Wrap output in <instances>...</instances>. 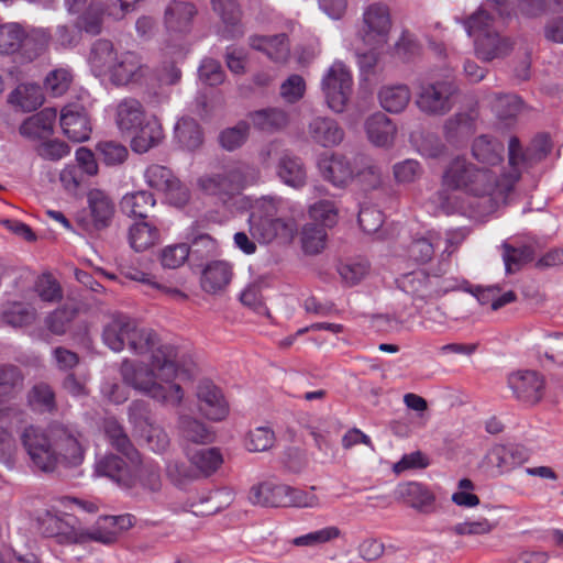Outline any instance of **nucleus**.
<instances>
[{"label": "nucleus", "mask_w": 563, "mask_h": 563, "mask_svg": "<svg viewBox=\"0 0 563 563\" xmlns=\"http://www.w3.org/2000/svg\"><path fill=\"white\" fill-rule=\"evenodd\" d=\"M504 145L487 135L476 137L472 155L481 164L475 165L464 156H456L446 166L442 185L446 189L460 190L475 197H488L494 206L505 203L509 192L520 177V167L529 159L517 137L508 144L509 170L501 166Z\"/></svg>", "instance_id": "1"}, {"label": "nucleus", "mask_w": 563, "mask_h": 563, "mask_svg": "<svg viewBox=\"0 0 563 563\" xmlns=\"http://www.w3.org/2000/svg\"><path fill=\"white\" fill-rule=\"evenodd\" d=\"M126 345L135 355L148 354L150 362L147 365H137L124 360L120 369L124 383L162 405L179 407L185 391L178 382L183 372L178 366L177 349L161 343L153 330L140 328L135 321Z\"/></svg>", "instance_id": "2"}, {"label": "nucleus", "mask_w": 563, "mask_h": 563, "mask_svg": "<svg viewBox=\"0 0 563 563\" xmlns=\"http://www.w3.org/2000/svg\"><path fill=\"white\" fill-rule=\"evenodd\" d=\"M21 442L32 466L41 472H54L60 463L76 466L84 460L80 434L63 424H54L47 431L29 426Z\"/></svg>", "instance_id": "3"}, {"label": "nucleus", "mask_w": 563, "mask_h": 563, "mask_svg": "<svg viewBox=\"0 0 563 563\" xmlns=\"http://www.w3.org/2000/svg\"><path fill=\"white\" fill-rule=\"evenodd\" d=\"M88 63L97 78L115 87L140 84L150 74V67L140 54L118 49L111 41L103 38L92 44Z\"/></svg>", "instance_id": "4"}, {"label": "nucleus", "mask_w": 563, "mask_h": 563, "mask_svg": "<svg viewBox=\"0 0 563 563\" xmlns=\"http://www.w3.org/2000/svg\"><path fill=\"white\" fill-rule=\"evenodd\" d=\"M261 177L260 169L246 163H232L202 174L197 179L199 191L214 203L227 205Z\"/></svg>", "instance_id": "5"}, {"label": "nucleus", "mask_w": 563, "mask_h": 563, "mask_svg": "<svg viewBox=\"0 0 563 563\" xmlns=\"http://www.w3.org/2000/svg\"><path fill=\"white\" fill-rule=\"evenodd\" d=\"M284 205L278 196H262L251 206L249 231L254 240L268 244L274 240L284 243L292 241L297 233V222L292 218H278L277 213Z\"/></svg>", "instance_id": "6"}, {"label": "nucleus", "mask_w": 563, "mask_h": 563, "mask_svg": "<svg viewBox=\"0 0 563 563\" xmlns=\"http://www.w3.org/2000/svg\"><path fill=\"white\" fill-rule=\"evenodd\" d=\"M492 23L493 18L483 9L463 22L467 35L474 37L475 54L485 62L505 57L512 49L510 40L494 31Z\"/></svg>", "instance_id": "7"}, {"label": "nucleus", "mask_w": 563, "mask_h": 563, "mask_svg": "<svg viewBox=\"0 0 563 563\" xmlns=\"http://www.w3.org/2000/svg\"><path fill=\"white\" fill-rule=\"evenodd\" d=\"M455 93L456 86L451 77L433 79L420 86L416 104L423 113L443 115L452 109Z\"/></svg>", "instance_id": "8"}, {"label": "nucleus", "mask_w": 563, "mask_h": 563, "mask_svg": "<svg viewBox=\"0 0 563 563\" xmlns=\"http://www.w3.org/2000/svg\"><path fill=\"white\" fill-rule=\"evenodd\" d=\"M352 85V74L342 62L336 60L328 68L321 80V89L332 111L340 113L345 109Z\"/></svg>", "instance_id": "9"}, {"label": "nucleus", "mask_w": 563, "mask_h": 563, "mask_svg": "<svg viewBox=\"0 0 563 563\" xmlns=\"http://www.w3.org/2000/svg\"><path fill=\"white\" fill-rule=\"evenodd\" d=\"M141 0H100L90 3L80 19V26L90 34L101 32L103 18L114 21L123 20L135 11Z\"/></svg>", "instance_id": "10"}, {"label": "nucleus", "mask_w": 563, "mask_h": 563, "mask_svg": "<svg viewBox=\"0 0 563 563\" xmlns=\"http://www.w3.org/2000/svg\"><path fill=\"white\" fill-rule=\"evenodd\" d=\"M147 412L144 401H133L129 407V420L151 451L163 453L169 446V437L161 426L150 421Z\"/></svg>", "instance_id": "11"}, {"label": "nucleus", "mask_w": 563, "mask_h": 563, "mask_svg": "<svg viewBox=\"0 0 563 563\" xmlns=\"http://www.w3.org/2000/svg\"><path fill=\"white\" fill-rule=\"evenodd\" d=\"M356 155L324 153L317 162L321 177L335 188H346L355 180Z\"/></svg>", "instance_id": "12"}, {"label": "nucleus", "mask_w": 563, "mask_h": 563, "mask_svg": "<svg viewBox=\"0 0 563 563\" xmlns=\"http://www.w3.org/2000/svg\"><path fill=\"white\" fill-rule=\"evenodd\" d=\"M41 532L53 538L58 544H84V527L73 516H57L51 511H46L40 518Z\"/></svg>", "instance_id": "13"}, {"label": "nucleus", "mask_w": 563, "mask_h": 563, "mask_svg": "<svg viewBox=\"0 0 563 563\" xmlns=\"http://www.w3.org/2000/svg\"><path fill=\"white\" fill-rule=\"evenodd\" d=\"M365 24L363 42L366 46L384 48L391 27L390 13L386 4L373 3L363 13Z\"/></svg>", "instance_id": "14"}, {"label": "nucleus", "mask_w": 563, "mask_h": 563, "mask_svg": "<svg viewBox=\"0 0 563 563\" xmlns=\"http://www.w3.org/2000/svg\"><path fill=\"white\" fill-rule=\"evenodd\" d=\"M508 386L519 401L534 406L544 396L545 380L543 375L536 371H517L508 376Z\"/></svg>", "instance_id": "15"}, {"label": "nucleus", "mask_w": 563, "mask_h": 563, "mask_svg": "<svg viewBox=\"0 0 563 563\" xmlns=\"http://www.w3.org/2000/svg\"><path fill=\"white\" fill-rule=\"evenodd\" d=\"M133 523L134 517L129 514L100 517L92 527H84V543L99 542L111 544L117 541L124 530L131 528Z\"/></svg>", "instance_id": "16"}, {"label": "nucleus", "mask_w": 563, "mask_h": 563, "mask_svg": "<svg viewBox=\"0 0 563 563\" xmlns=\"http://www.w3.org/2000/svg\"><path fill=\"white\" fill-rule=\"evenodd\" d=\"M146 184L167 195L176 205H184L188 200V190L183 187L172 170L162 165H151L144 172Z\"/></svg>", "instance_id": "17"}, {"label": "nucleus", "mask_w": 563, "mask_h": 563, "mask_svg": "<svg viewBox=\"0 0 563 563\" xmlns=\"http://www.w3.org/2000/svg\"><path fill=\"white\" fill-rule=\"evenodd\" d=\"M200 415L211 421H221L229 415V404L220 388L209 380L200 382L197 391Z\"/></svg>", "instance_id": "18"}, {"label": "nucleus", "mask_w": 563, "mask_h": 563, "mask_svg": "<svg viewBox=\"0 0 563 563\" xmlns=\"http://www.w3.org/2000/svg\"><path fill=\"white\" fill-rule=\"evenodd\" d=\"M123 461L114 454H108L97 460L95 473L98 476H106L113 481L121 488L130 489L136 486L134 468L139 465Z\"/></svg>", "instance_id": "19"}, {"label": "nucleus", "mask_w": 563, "mask_h": 563, "mask_svg": "<svg viewBox=\"0 0 563 563\" xmlns=\"http://www.w3.org/2000/svg\"><path fill=\"white\" fill-rule=\"evenodd\" d=\"M59 124L64 135L73 142H85L92 132L90 118L80 104H67L60 110Z\"/></svg>", "instance_id": "20"}, {"label": "nucleus", "mask_w": 563, "mask_h": 563, "mask_svg": "<svg viewBox=\"0 0 563 563\" xmlns=\"http://www.w3.org/2000/svg\"><path fill=\"white\" fill-rule=\"evenodd\" d=\"M90 220H80L87 231L101 230L112 221L114 203L111 198L100 189H91L87 195Z\"/></svg>", "instance_id": "21"}, {"label": "nucleus", "mask_w": 563, "mask_h": 563, "mask_svg": "<svg viewBox=\"0 0 563 563\" xmlns=\"http://www.w3.org/2000/svg\"><path fill=\"white\" fill-rule=\"evenodd\" d=\"M525 461L526 456L519 448L498 444L487 452L482 465L493 475H503L520 466Z\"/></svg>", "instance_id": "22"}, {"label": "nucleus", "mask_w": 563, "mask_h": 563, "mask_svg": "<svg viewBox=\"0 0 563 563\" xmlns=\"http://www.w3.org/2000/svg\"><path fill=\"white\" fill-rule=\"evenodd\" d=\"M196 5L188 0H172L164 10V25L169 34H185L191 30L197 15Z\"/></svg>", "instance_id": "23"}, {"label": "nucleus", "mask_w": 563, "mask_h": 563, "mask_svg": "<svg viewBox=\"0 0 563 563\" xmlns=\"http://www.w3.org/2000/svg\"><path fill=\"white\" fill-rule=\"evenodd\" d=\"M437 275L430 276L422 269L413 271L397 278L398 287L416 300L437 299Z\"/></svg>", "instance_id": "24"}, {"label": "nucleus", "mask_w": 563, "mask_h": 563, "mask_svg": "<svg viewBox=\"0 0 563 563\" xmlns=\"http://www.w3.org/2000/svg\"><path fill=\"white\" fill-rule=\"evenodd\" d=\"M311 141L324 148L335 147L344 140V130L332 118L316 117L308 124Z\"/></svg>", "instance_id": "25"}, {"label": "nucleus", "mask_w": 563, "mask_h": 563, "mask_svg": "<svg viewBox=\"0 0 563 563\" xmlns=\"http://www.w3.org/2000/svg\"><path fill=\"white\" fill-rule=\"evenodd\" d=\"M133 319L122 313H113L104 324L102 340L114 352H120L128 343L133 330Z\"/></svg>", "instance_id": "26"}, {"label": "nucleus", "mask_w": 563, "mask_h": 563, "mask_svg": "<svg viewBox=\"0 0 563 563\" xmlns=\"http://www.w3.org/2000/svg\"><path fill=\"white\" fill-rule=\"evenodd\" d=\"M288 485L265 481L251 487L249 499L262 507H285Z\"/></svg>", "instance_id": "27"}, {"label": "nucleus", "mask_w": 563, "mask_h": 563, "mask_svg": "<svg viewBox=\"0 0 563 563\" xmlns=\"http://www.w3.org/2000/svg\"><path fill=\"white\" fill-rule=\"evenodd\" d=\"M365 132L373 145L388 147L394 143L397 128L386 114L376 112L366 119Z\"/></svg>", "instance_id": "28"}, {"label": "nucleus", "mask_w": 563, "mask_h": 563, "mask_svg": "<svg viewBox=\"0 0 563 563\" xmlns=\"http://www.w3.org/2000/svg\"><path fill=\"white\" fill-rule=\"evenodd\" d=\"M114 121L121 132H132L144 123V109L134 98H124L114 107Z\"/></svg>", "instance_id": "29"}, {"label": "nucleus", "mask_w": 563, "mask_h": 563, "mask_svg": "<svg viewBox=\"0 0 563 563\" xmlns=\"http://www.w3.org/2000/svg\"><path fill=\"white\" fill-rule=\"evenodd\" d=\"M186 456L199 478L211 476L223 464V455L218 448L186 449Z\"/></svg>", "instance_id": "30"}, {"label": "nucleus", "mask_w": 563, "mask_h": 563, "mask_svg": "<svg viewBox=\"0 0 563 563\" xmlns=\"http://www.w3.org/2000/svg\"><path fill=\"white\" fill-rule=\"evenodd\" d=\"M277 176L287 186L295 189L307 183V170L302 161L289 153H284L278 161Z\"/></svg>", "instance_id": "31"}, {"label": "nucleus", "mask_w": 563, "mask_h": 563, "mask_svg": "<svg viewBox=\"0 0 563 563\" xmlns=\"http://www.w3.org/2000/svg\"><path fill=\"white\" fill-rule=\"evenodd\" d=\"M56 118L57 111L55 108H44L21 124L20 133L32 139L48 136L53 133Z\"/></svg>", "instance_id": "32"}, {"label": "nucleus", "mask_w": 563, "mask_h": 563, "mask_svg": "<svg viewBox=\"0 0 563 563\" xmlns=\"http://www.w3.org/2000/svg\"><path fill=\"white\" fill-rule=\"evenodd\" d=\"M211 4L225 26L224 37L232 38L243 35V29L240 23L241 10L235 0H211Z\"/></svg>", "instance_id": "33"}, {"label": "nucleus", "mask_w": 563, "mask_h": 563, "mask_svg": "<svg viewBox=\"0 0 563 563\" xmlns=\"http://www.w3.org/2000/svg\"><path fill=\"white\" fill-rule=\"evenodd\" d=\"M103 429L111 445L122 453L132 464L140 462V453L133 446L123 427L113 418H108L103 422Z\"/></svg>", "instance_id": "34"}, {"label": "nucleus", "mask_w": 563, "mask_h": 563, "mask_svg": "<svg viewBox=\"0 0 563 563\" xmlns=\"http://www.w3.org/2000/svg\"><path fill=\"white\" fill-rule=\"evenodd\" d=\"M231 278V265L224 261H213L202 272L201 286L207 292H217L225 288Z\"/></svg>", "instance_id": "35"}, {"label": "nucleus", "mask_w": 563, "mask_h": 563, "mask_svg": "<svg viewBox=\"0 0 563 563\" xmlns=\"http://www.w3.org/2000/svg\"><path fill=\"white\" fill-rule=\"evenodd\" d=\"M250 45L256 51L264 52L274 62H284L289 55V44L286 34L273 36L255 35L250 38Z\"/></svg>", "instance_id": "36"}, {"label": "nucleus", "mask_w": 563, "mask_h": 563, "mask_svg": "<svg viewBox=\"0 0 563 563\" xmlns=\"http://www.w3.org/2000/svg\"><path fill=\"white\" fill-rule=\"evenodd\" d=\"M410 99V89L404 84L383 86L378 91L379 104L384 110L390 113H399L404 111Z\"/></svg>", "instance_id": "37"}, {"label": "nucleus", "mask_w": 563, "mask_h": 563, "mask_svg": "<svg viewBox=\"0 0 563 563\" xmlns=\"http://www.w3.org/2000/svg\"><path fill=\"white\" fill-rule=\"evenodd\" d=\"M355 180L353 184L367 191L377 189L382 185V169L369 157L356 154Z\"/></svg>", "instance_id": "38"}, {"label": "nucleus", "mask_w": 563, "mask_h": 563, "mask_svg": "<svg viewBox=\"0 0 563 563\" xmlns=\"http://www.w3.org/2000/svg\"><path fill=\"white\" fill-rule=\"evenodd\" d=\"M400 495L406 504L421 512H430L433 509L435 496L420 483L411 482L400 486Z\"/></svg>", "instance_id": "39"}, {"label": "nucleus", "mask_w": 563, "mask_h": 563, "mask_svg": "<svg viewBox=\"0 0 563 563\" xmlns=\"http://www.w3.org/2000/svg\"><path fill=\"white\" fill-rule=\"evenodd\" d=\"M139 131L131 141L132 150L136 153H146L157 146L164 139L162 124L156 118L146 121L137 128Z\"/></svg>", "instance_id": "40"}, {"label": "nucleus", "mask_w": 563, "mask_h": 563, "mask_svg": "<svg viewBox=\"0 0 563 563\" xmlns=\"http://www.w3.org/2000/svg\"><path fill=\"white\" fill-rule=\"evenodd\" d=\"M253 126L264 132H275L287 126L289 119L285 110L267 108L253 111L249 114Z\"/></svg>", "instance_id": "41"}, {"label": "nucleus", "mask_w": 563, "mask_h": 563, "mask_svg": "<svg viewBox=\"0 0 563 563\" xmlns=\"http://www.w3.org/2000/svg\"><path fill=\"white\" fill-rule=\"evenodd\" d=\"M177 428L180 438L186 442L206 444L213 440L209 429L201 421L190 416L179 415Z\"/></svg>", "instance_id": "42"}, {"label": "nucleus", "mask_w": 563, "mask_h": 563, "mask_svg": "<svg viewBox=\"0 0 563 563\" xmlns=\"http://www.w3.org/2000/svg\"><path fill=\"white\" fill-rule=\"evenodd\" d=\"M477 114L474 111L459 112L450 118L444 125L445 136L450 142H459L475 132Z\"/></svg>", "instance_id": "43"}, {"label": "nucleus", "mask_w": 563, "mask_h": 563, "mask_svg": "<svg viewBox=\"0 0 563 563\" xmlns=\"http://www.w3.org/2000/svg\"><path fill=\"white\" fill-rule=\"evenodd\" d=\"M24 377L13 365L0 367V401L14 399L23 389Z\"/></svg>", "instance_id": "44"}, {"label": "nucleus", "mask_w": 563, "mask_h": 563, "mask_svg": "<svg viewBox=\"0 0 563 563\" xmlns=\"http://www.w3.org/2000/svg\"><path fill=\"white\" fill-rule=\"evenodd\" d=\"M155 206L152 194L141 190L123 196L120 207L130 217L146 218L147 211Z\"/></svg>", "instance_id": "45"}, {"label": "nucleus", "mask_w": 563, "mask_h": 563, "mask_svg": "<svg viewBox=\"0 0 563 563\" xmlns=\"http://www.w3.org/2000/svg\"><path fill=\"white\" fill-rule=\"evenodd\" d=\"M159 240L156 227L145 221L135 222L129 232V241L132 249L142 252L153 246Z\"/></svg>", "instance_id": "46"}, {"label": "nucleus", "mask_w": 563, "mask_h": 563, "mask_svg": "<svg viewBox=\"0 0 563 563\" xmlns=\"http://www.w3.org/2000/svg\"><path fill=\"white\" fill-rule=\"evenodd\" d=\"M175 137L187 150H196L202 143V132L199 124L190 118H181L175 125Z\"/></svg>", "instance_id": "47"}, {"label": "nucleus", "mask_w": 563, "mask_h": 563, "mask_svg": "<svg viewBox=\"0 0 563 563\" xmlns=\"http://www.w3.org/2000/svg\"><path fill=\"white\" fill-rule=\"evenodd\" d=\"M371 271L369 262L362 257L349 258L338 265V273L347 286L360 284Z\"/></svg>", "instance_id": "48"}, {"label": "nucleus", "mask_w": 563, "mask_h": 563, "mask_svg": "<svg viewBox=\"0 0 563 563\" xmlns=\"http://www.w3.org/2000/svg\"><path fill=\"white\" fill-rule=\"evenodd\" d=\"M35 318V309L22 302H9L3 307L1 312L2 322L13 328L29 325Z\"/></svg>", "instance_id": "49"}, {"label": "nucleus", "mask_w": 563, "mask_h": 563, "mask_svg": "<svg viewBox=\"0 0 563 563\" xmlns=\"http://www.w3.org/2000/svg\"><path fill=\"white\" fill-rule=\"evenodd\" d=\"M473 295L482 306H490L492 310H498L517 298L512 290L501 292L498 286L476 287Z\"/></svg>", "instance_id": "50"}, {"label": "nucleus", "mask_w": 563, "mask_h": 563, "mask_svg": "<svg viewBox=\"0 0 563 563\" xmlns=\"http://www.w3.org/2000/svg\"><path fill=\"white\" fill-rule=\"evenodd\" d=\"M327 231L314 223H307L300 233L301 247L306 254L314 255L322 252L327 244Z\"/></svg>", "instance_id": "51"}, {"label": "nucleus", "mask_w": 563, "mask_h": 563, "mask_svg": "<svg viewBox=\"0 0 563 563\" xmlns=\"http://www.w3.org/2000/svg\"><path fill=\"white\" fill-rule=\"evenodd\" d=\"M424 169L419 161L406 158L393 165V176L397 185L407 186L419 181Z\"/></svg>", "instance_id": "52"}, {"label": "nucleus", "mask_w": 563, "mask_h": 563, "mask_svg": "<svg viewBox=\"0 0 563 563\" xmlns=\"http://www.w3.org/2000/svg\"><path fill=\"white\" fill-rule=\"evenodd\" d=\"M308 214L311 220L318 223L317 225L327 229L336 224L339 209L334 201L322 199L309 206Z\"/></svg>", "instance_id": "53"}, {"label": "nucleus", "mask_w": 563, "mask_h": 563, "mask_svg": "<svg viewBox=\"0 0 563 563\" xmlns=\"http://www.w3.org/2000/svg\"><path fill=\"white\" fill-rule=\"evenodd\" d=\"M340 534L341 531L338 527L328 526L319 530L296 537L292 539L291 543L295 547L316 548L338 539Z\"/></svg>", "instance_id": "54"}, {"label": "nucleus", "mask_w": 563, "mask_h": 563, "mask_svg": "<svg viewBox=\"0 0 563 563\" xmlns=\"http://www.w3.org/2000/svg\"><path fill=\"white\" fill-rule=\"evenodd\" d=\"M23 42V27L18 23L0 25V55L15 53Z\"/></svg>", "instance_id": "55"}, {"label": "nucleus", "mask_w": 563, "mask_h": 563, "mask_svg": "<svg viewBox=\"0 0 563 563\" xmlns=\"http://www.w3.org/2000/svg\"><path fill=\"white\" fill-rule=\"evenodd\" d=\"M49 42V34L43 29H36L30 33L23 31V42L20 48L26 59L32 60L45 51Z\"/></svg>", "instance_id": "56"}, {"label": "nucleus", "mask_w": 563, "mask_h": 563, "mask_svg": "<svg viewBox=\"0 0 563 563\" xmlns=\"http://www.w3.org/2000/svg\"><path fill=\"white\" fill-rule=\"evenodd\" d=\"M99 158L108 166L122 164L129 155L128 148L117 141H100L96 146Z\"/></svg>", "instance_id": "57"}, {"label": "nucleus", "mask_w": 563, "mask_h": 563, "mask_svg": "<svg viewBox=\"0 0 563 563\" xmlns=\"http://www.w3.org/2000/svg\"><path fill=\"white\" fill-rule=\"evenodd\" d=\"M11 99L25 111L35 110L43 103L42 90L37 85L19 86L11 95Z\"/></svg>", "instance_id": "58"}, {"label": "nucleus", "mask_w": 563, "mask_h": 563, "mask_svg": "<svg viewBox=\"0 0 563 563\" xmlns=\"http://www.w3.org/2000/svg\"><path fill=\"white\" fill-rule=\"evenodd\" d=\"M503 250V261L507 274L519 271L520 267L532 257L531 247L526 245L512 247L508 243H504Z\"/></svg>", "instance_id": "59"}, {"label": "nucleus", "mask_w": 563, "mask_h": 563, "mask_svg": "<svg viewBox=\"0 0 563 563\" xmlns=\"http://www.w3.org/2000/svg\"><path fill=\"white\" fill-rule=\"evenodd\" d=\"M134 474L136 484L140 483L144 489L153 493L161 489V470L157 464L142 463L140 461L139 465L134 468Z\"/></svg>", "instance_id": "60"}, {"label": "nucleus", "mask_w": 563, "mask_h": 563, "mask_svg": "<svg viewBox=\"0 0 563 563\" xmlns=\"http://www.w3.org/2000/svg\"><path fill=\"white\" fill-rule=\"evenodd\" d=\"M249 133V123L240 121L236 125L227 128L219 134L220 145L227 151H234L245 143Z\"/></svg>", "instance_id": "61"}, {"label": "nucleus", "mask_w": 563, "mask_h": 563, "mask_svg": "<svg viewBox=\"0 0 563 563\" xmlns=\"http://www.w3.org/2000/svg\"><path fill=\"white\" fill-rule=\"evenodd\" d=\"M439 236L429 233L427 238L413 240L408 246V256L417 263H427L434 255V247Z\"/></svg>", "instance_id": "62"}, {"label": "nucleus", "mask_w": 563, "mask_h": 563, "mask_svg": "<svg viewBox=\"0 0 563 563\" xmlns=\"http://www.w3.org/2000/svg\"><path fill=\"white\" fill-rule=\"evenodd\" d=\"M275 443V433L269 427H257L245 438V446L250 452H265Z\"/></svg>", "instance_id": "63"}, {"label": "nucleus", "mask_w": 563, "mask_h": 563, "mask_svg": "<svg viewBox=\"0 0 563 563\" xmlns=\"http://www.w3.org/2000/svg\"><path fill=\"white\" fill-rule=\"evenodd\" d=\"M492 108L499 119L507 120L521 111L522 101L516 95H496Z\"/></svg>", "instance_id": "64"}]
</instances>
